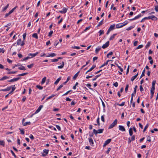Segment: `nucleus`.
Returning a JSON list of instances; mask_svg holds the SVG:
<instances>
[{"instance_id": "9b49d317", "label": "nucleus", "mask_w": 158, "mask_h": 158, "mask_svg": "<svg viewBox=\"0 0 158 158\" xmlns=\"http://www.w3.org/2000/svg\"><path fill=\"white\" fill-rule=\"evenodd\" d=\"M43 106L42 105L40 106L35 111V114H37V113H38V112H39L41 110V109L43 108Z\"/></svg>"}, {"instance_id": "4d7b16f0", "label": "nucleus", "mask_w": 158, "mask_h": 158, "mask_svg": "<svg viewBox=\"0 0 158 158\" xmlns=\"http://www.w3.org/2000/svg\"><path fill=\"white\" fill-rule=\"evenodd\" d=\"M143 47V45L142 44L138 46L136 48V49H138L140 48H142Z\"/></svg>"}, {"instance_id": "a211bd4d", "label": "nucleus", "mask_w": 158, "mask_h": 158, "mask_svg": "<svg viewBox=\"0 0 158 158\" xmlns=\"http://www.w3.org/2000/svg\"><path fill=\"white\" fill-rule=\"evenodd\" d=\"M154 90H151H151H150L151 94V95L150 96L151 99H152L153 96L154 92Z\"/></svg>"}, {"instance_id": "f704fd0d", "label": "nucleus", "mask_w": 158, "mask_h": 158, "mask_svg": "<svg viewBox=\"0 0 158 158\" xmlns=\"http://www.w3.org/2000/svg\"><path fill=\"white\" fill-rule=\"evenodd\" d=\"M103 19L98 24V25L97 26V27H99L101 25H102L103 24Z\"/></svg>"}, {"instance_id": "6e6552de", "label": "nucleus", "mask_w": 158, "mask_h": 158, "mask_svg": "<svg viewBox=\"0 0 158 158\" xmlns=\"http://www.w3.org/2000/svg\"><path fill=\"white\" fill-rule=\"evenodd\" d=\"M49 150L48 149H45L43 150V152L45 154L42 153V155L43 156H45L46 155L48 154Z\"/></svg>"}, {"instance_id": "0eeeda50", "label": "nucleus", "mask_w": 158, "mask_h": 158, "mask_svg": "<svg viewBox=\"0 0 158 158\" xmlns=\"http://www.w3.org/2000/svg\"><path fill=\"white\" fill-rule=\"evenodd\" d=\"M109 44V41L107 42L105 44H104L102 46V48L103 49H105L108 47Z\"/></svg>"}, {"instance_id": "cd10ccee", "label": "nucleus", "mask_w": 158, "mask_h": 158, "mask_svg": "<svg viewBox=\"0 0 158 158\" xmlns=\"http://www.w3.org/2000/svg\"><path fill=\"white\" fill-rule=\"evenodd\" d=\"M129 135L130 136H132L133 135V131L132 128H131L129 130Z\"/></svg>"}, {"instance_id": "ddd939ff", "label": "nucleus", "mask_w": 158, "mask_h": 158, "mask_svg": "<svg viewBox=\"0 0 158 158\" xmlns=\"http://www.w3.org/2000/svg\"><path fill=\"white\" fill-rule=\"evenodd\" d=\"M67 10V9L65 7H64L62 10L59 11V12L61 13H65Z\"/></svg>"}, {"instance_id": "49530a36", "label": "nucleus", "mask_w": 158, "mask_h": 158, "mask_svg": "<svg viewBox=\"0 0 158 158\" xmlns=\"http://www.w3.org/2000/svg\"><path fill=\"white\" fill-rule=\"evenodd\" d=\"M101 49V48H96V49H95V52L96 53H97L99 51H100Z\"/></svg>"}, {"instance_id": "7c9ffc66", "label": "nucleus", "mask_w": 158, "mask_h": 158, "mask_svg": "<svg viewBox=\"0 0 158 158\" xmlns=\"http://www.w3.org/2000/svg\"><path fill=\"white\" fill-rule=\"evenodd\" d=\"M153 20H156L157 19V18L155 16H153V15H152L151 16V18Z\"/></svg>"}, {"instance_id": "e433bc0d", "label": "nucleus", "mask_w": 158, "mask_h": 158, "mask_svg": "<svg viewBox=\"0 0 158 158\" xmlns=\"http://www.w3.org/2000/svg\"><path fill=\"white\" fill-rule=\"evenodd\" d=\"M9 4H8L7 5L5 6L4 8L3 9V10H2V11H5V10H6L7 9V8L8 7V6H9Z\"/></svg>"}, {"instance_id": "393cba45", "label": "nucleus", "mask_w": 158, "mask_h": 158, "mask_svg": "<svg viewBox=\"0 0 158 158\" xmlns=\"http://www.w3.org/2000/svg\"><path fill=\"white\" fill-rule=\"evenodd\" d=\"M123 26V25H121V24L119 23V24H118L116 25V27L117 28H119L120 27H122Z\"/></svg>"}, {"instance_id": "39448f33", "label": "nucleus", "mask_w": 158, "mask_h": 158, "mask_svg": "<svg viewBox=\"0 0 158 158\" xmlns=\"http://www.w3.org/2000/svg\"><path fill=\"white\" fill-rule=\"evenodd\" d=\"M21 78L20 77H17L16 78H14L13 79L8 80V81L9 82H13L17 81H18L19 80L21 79Z\"/></svg>"}, {"instance_id": "2eb2a0df", "label": "nucleus", "mask_w": 158, "mask_h": 158, "mask_svg": "<svg viewBox=\"0 0 158 158\" xmlns=\"http://www.w3.org/2000/svg\"><path fill=\"white\" fill-rule=\"evenodd\" d=\"M112 60H108L106 62V63H104V64H102L100 67V68H101L103 67L104 66H105L107 64L108 62H109L110 61H112Z\"/></svg>"}, {"instance_id": "6ab92c4d", "label": "nucleus", "mask_w": 158, "mask_h": 158, "mask_svg": "<svg viewBox=\"0 0 158 158\" xmlns=\"http://www.w3.org/2000/svg\"><path fill=\"white\" fill-rule=\"evenodd\" d=\"M9 78V77H7L6 76H4L3 77H2L1 79H0V81H3V80H6V79H8V78Z\"/></svg>"}, {"instance_id": "de8ad7c7", "label": "nucleus", "mask_w": 158, "mask_h": 158, "mask_svg": "<svg viewBox=\"0 0 158 158\" xmlns=\"http://www.w3.org/2000/svg\"><path fill=\"white\" fill-rule=\"evenodd\" d=\"M101 75V74H99V75H97L96 76H95V77L93 79H92V81H95L96 79L97 78L99 77V76H100Z\"/></svg>"}, {"instance_id": "09e8293b", "label": "nucleus", "mask_w": 158, "mask_h": 158, "mask_svg": "<svg viewBox=\"0 0 158 158\" xmlns=\"http://www.w3.org/2000/svg\"><path fill=\"white\" fill-rule=\"evenodd\" d=\"M150 44H151V42H148L147 45H146V46H145V48H148V47H149L150 45Z\"/></svg>"}, {"instance_id": "680f3d73", "label": "nucleus", "mask_w": 158, "mask_h": 158, "mask_svg": "<svg viewBox=\"0 0 158 158\" xmlns=\"http://www.w3.org/2000/svg\"><path fill=\"white\" fill-rule=\"evenodd\" d=\"M151 137L150 136H148L147 138V141L148 142H151Z\"/></svg>"}, {"instance_id": "69168bd1", "label": "nucleus", "mask_w": 158, "mask_h": 158, "mask_svg": "<svg viewBox=\"0 0 158 158\" xmlns=\"http://www.w3.org/2000/svg\"><path fill=\"white\" fill-rule=\"evenodd\" d=\"M155 10L156 12H158V5L155 6Z\"/></svg>"}, {"instance_id": "13d9d810", "label": "nucleus", "mask_w": 158, "mask_h": 158, "mask_svg": "<svg viewBox=\"0 0 158 158\" xmlns=\"http://www.w3.org/2000/svg\"><path fill=\"white\" fill-rule=\"evenodd\" d=\"M53 31H51L48 34V36L49 37H51L52 35V34H53Z\"/></svg>"}, {"instance_id": "2f4dec72", "label": "nucleus", "mask_w": 158, "mask_h": 158, "mask_svg": "<svg viewBox=\"0 0 158 158\" xmlns=\"http://www.w3.org/2000/svg\"><path fill=\"white\" fill-rule=\"evenodd\" d=\"M31 124V123L30 122H26L23 123V126H26L27 125H29Z\"/></svg>"}, {"instance_id": "c85d7f7f", "label": "nucleus", "mask_w": 158, "mask_h": 158, "mask_svg": "<svg viewBox=\"0 0 158 158\" xmlns=\"http://www.w3.org/2000/svg\"><path fill=\"white\" fill-rule=\"evenodd\" d=\"M19 130H20L21 132V133L22 135H24V130L23 129L21 128H19Z\"/></svg>"}, {"instance_id": "c9c22d12", "label": "nucleus", "mask_w": 158, "mask_h": 158, "mask_svg": "<svg viewBox=\"0 0 158 158\" xmlns=\"http://www.w3.org/2000/svg\"><path fill=\"white\" fill-rule=\"evenodd\" d=\"M102 101V106L103 108V111H105V105L103 102V101L102 100H101Z\"/></svg>"}, {"instance_id": "aec40b11", "label": "nucleus", "mask_w": 158, "mask_h": 158, "mask_svg": "<svg viewBox=\"0 0 158 158\" xmlns=\"http://www.w3.org/2000/svg\"><path fill=\"white\" fill-rule=\"evenodd\" d=\"M80 71H78V72H77L74 75V76L73 77V79L74 80H75L76 79L77 77L78 76L79 73Z\"/></svg>"}, {"instance_id": "5701e85b", "label": "nucleus", "mask_w": 158, "mask_h": 158, "mask_svg": "<svg viewBox=\"0 0 158 158\" xmlns=\"http://www.w3.org/2000/svg\"><path fill=\"white\" fill-rule=\"evenodd\" d=\"M145 69H144L142 72V74H141V76L140 77V78H139L140 79L141 78H142V77H143V76H145L144 73H145Z\"/></svg>"}, {"instance_id": "f3484780", "label": "nucleus", "mask_w": 158, "mask_h": 158, "mask_svg": "<svg viewBox=\"0 0 158 158\" xmlns=\"http://www.w3.org/2000/svg\"><path fill=\"white\" fill-rule=\"evenodd\" d=\"M56 55V54L54 53H52L51 54H47V55L46 56V57H53Z\"/></svg>"}, {"instance_id": "1a4fd4ad", "label": "nucleus", "mask_w": 158, "mask_h": 158, "mask_svg": "<svg viewBox=\"0 0 158 158\" xmlns=\"http://www.w3.org/2000/svg\"><path fill=\"white\" fill-rule=\"evenodd\" d=\"M156 83V80H154L152 82V87L151 88V89L155 90V86Z\"/></svg>"}, {"instance_id": "f8f14e48", "label": "nucleus", "mask_w": 158, "mask_h": 158, "mask_svg": "<svg viewBox=\"0 0 158 158\" xmlns=\"http://www.w3.org/2000/svg\"><path fill=\"white\" fill-rule=\"evenodd\" d=\"M115 24H113L111 25L108 29L110 31L113 30L115 29Z\"/></svg>"}, {"instance_id": "dca6fc26", "label": "nucleus", "mask_w": 158, "mask_h": 158, "mask_svg": "<svg viewBox=\"0 0 158 158\" xmlns=\"http://www.w3.org/2000/svg\"><path fill=\"white\" fill-rule=\"evenodd\" d=\"M138 75V73H137L135 75L132 77L131 79V81H133L137 77Z\"/></svg>"}, {"instance_id": "338daca9", "label": "nucleus", "mask_w": 158, "mask_h": 158, "mask_svg": "<svg viewBox=\"0 0 158 158\" xmlns=\"http://www.w3.org/2000/svg\"><path fill=\"white\" fill-rule=\"evenodd\" d=\"M29 138L33 140L34 139V137L32 134H31L29 136Z\"/></svg>"}, {"instance_id": "79ce46f5", "label": "nucleus", "mask_w": 158, "mask_h": 158, "mask_svg": "<svg viewBox=\"0 0 158 158\" xmlns=\"http://www.w3.org/2000/svg\"><path fill=\"white\" fill-rule=\"evenodd\" d=\"M15 85H13V87L12 88V90H11V91L9 93V94H10L11 93H12L15 90V89H16V88L15 87Z\"/></svg>"}, {"instance_id": "6e6d98bb", "label": "nucleus", "mask_w": 158, "mask_h": 158, "mask_svg": "<svg viewBox=\"0 0 158 158\" xmlns=\"http://www.w3.org/2000/svg\"><path fill=\"white\" fill-rule=\"evenodd\" d=\"M16 72H17V71H13V72L9 71L7 72V73L8 74H15V73H16Z\"/></svg>"}, {"instance_id": "8fccbe9b", "label": "nucleus", "mask_w": 158, "mask_h": 158, "mask_svg": "<svg viewBox=\"0 0 158 158\" xmlns=\"http://www.w3.org/2000/svg\"><path fill=\"white\" fill-rule=\"evenodd\" d=\"M17 6H15V7H14L13 9H12L11 10H10L9 12L10 13V14L12 13L14 10L16 8Z\"/></svg>"}, {"instance_id": "bf43d9fd", "label": "nucleus", "mask_w": 158, "mask_h": 158, "mask_svg": "<svg viewBox=\"0 0 158 158\" xmlns=\"http://www.w3.org/2000/svg\"><path fill=\"white\" fill-rule=\"evenodd\" d=\"M97 122L98 125L99 126L100 125V123L99 122V117H98V118L97 119Z\"/></svg>"}, {"instance_id": "423d86ee", "label": "nucleus", "mask_w": 158, "mask_h": 158, "mask_svg": "<svg viewBox=\"0 0 158 158\" xmlns=\"http://www.w3.org/2000/svg\"><path fill=\"white\" fill-rule=\"evenodd\" d=\"M111 139H107L106 140L103 145V147H105L106 145H107V144H108L110 143V142H111Z\"/></svg>"}, {"instance_id": "7ed1b4c3", "label": "nucleus", "mask_w": 158, "mask_h": 158, "mask_svg": "<svg viewBox=\"0 0 158 158\" xmlns=\"http://www.w3.org/2000/svg\"><path fill=\"white\" fill-rule=\"evenodd\" d=\"M38 52H37L36 53H34V54L30 53L28 55H29V56H31V57H30L28 56L24 58V59H25V60L28 59L29 58H32L33 57L35 56L38 54Z\"/></svg>"}, {"instance_id": "20e7f679", "label": "nucleus", "mask_w": 158, "mask_h": 158, "mask_svg": "<svg viewBox=\"0 0 158 158\" xmlns=\"http://www.w3.org/2000/svg\"><path fill=\"white\" fill-rule=\"evenodd\" d=\"M58 64L60 65L58 66V68L59 69H61L63 68L64 66V62L63 61H60L59 62Z\"/></svg>"}, {"instance_id": "0e129e2a", "label": "nucleus", "mask_w": 158, "mask_h": 158, "mask_svg": "<svg viewBox=\"0 0 158 158\" xmlns=\"http://www.w3.org/2000/svg\"><path fill=\"white\" fill-rule=\"evenodd\" d=\"M101 119L102 121L103 122H105V119H104V117L103 115H102L101 116Z\"/></svg>"}, {"instance_id": "58836bf2", "label": "nucleus", "mask_w": 158, "mask_h": 158, "mask_svg": "<svg viewBox=\"0 0 158 158\" xmlns=\"http://www.w3.org/2000/svg\"><path fill=\"white\" fill-rule=\"evenodd\" d=\"M93 132L96 135H97V134L98 133V131L96 130L95 129H94L93 130Z\"/></svg>"}, {"instance_id": "3c124183", "label": "nucleus", "mask_w": 158, "mask_h": 158, "mask_svg": "<svg viewBox=\"0 0 158 158\" xmlns=\"http://www.w3.org/2000/svg\"><path fill=\"white\" fill-rule=\"evenodd\" d=\"M10 152L12 154V155L14 156L15 158H17V156L15 155V153H14L13 151L12 150H10Z\"/></svg>"}, {"instance_id": "72a5a7b5", "label": "nucleus", "mask_w": 158, "mask_h": 158, "mask_svg": "<svg viewBox=\"0 0 158 158\" xmlns=\"http://www.w3.org/2000/svg\"><path fill=\"white\" fill-rule=\"evenodd\" d=\"M32 37H34L36 39H38V37L37 33H34L32 35Z\"/></svg>"}, {"instance_id": "37998d69", "label": "nucleus", "mask_w": 158, "mask_h": 158, "mask_svg": "<svg viewBox=\"0 0 158 158\" xmlns=\"http://www.w3.org/2000/svg\"><path fill=\"white\" fill-rule=\"evenodd\" d=\"M36 87L38 88V89H40L41 90L42 89H43V87L42 86H41L39 85H37L36 86Z\"/></svg>"}, {"instance_id": "774afa93", "label": "nucleus", "mask_w": 158, "mask_h": 158, "mask_svg": "<svg viewBox=\"0 0 158 158\" xmlns=\"http://www.w3.org/2000/svg\"><path fill=\"white\" fill-rule=\"evenodd\" d=\"M135 136L134 135H132L131 138V140L133 141L135 140Z\"/></svg>"}, {"instance_id": "bb28decb", "label": "nucleus", "mask_w": 158, "mask_h": 158, "mask_svg": "<svg viewBox=\"0 0 158 158\" xmlns=\"http://www.w3.org/2000/svg\"><path fill=\"white\" fill-rule=\"evenodd\" d=\"M113 54V52H110L109 53H108L106 56V57L107 58H110V56H111Z\"/></svg>"}, {"instance_id": "603ef678", "label": "nucleus", "mask_w": 158, "mask_h": 158, "mask_svg": "<svg viewBox=\"0 0 158 158\" xmlns=\"http://www.w3.org/2000/svg\"><path fill=\"white\" fill-rule=\"evenodd\" d=\"M98 33L100 34L99 35L100 36L101 35L103 34L104 33V31L103 30H100L99 31Z\"/></svg>"}, {"instance_id": "864d4df0", "label": "nucleus", "mask_w": 158, "mask_h": 158, "mask_svg": "<svg viewBox=\"0 0 158 158\" xmlns=\"http://www.w3.org/2000/svg\"><path fill=\"white\" fill-rule=\"evenodd\" d=\"M141 16H142V15L141 14H139L137 16H135V19H137L139 18Z\"/></svg>"}, {"instance_id": "a19ab883", "label": "nucleus", "mask_w": 158, "mask_h": 158, "mask_svg": "<svg viewBox=\"0 0 158 158\" xmlns=\"http://www.w3.org/2000/svg\"><path fill=\"white\" fill-rule=\"evenodd\" d=\"M34 65V63H32L30 65H27V67L29 69H31L32 68Z\"/></svg>"}, {"instance_id": "4c0bfd02", "label": "nucleus", "mask_w": 158, "mask_h": 158, "mask_svg": "<svg viewBox=\"0 0 158 158\" xmlns=\"http://www.w3.org/2000/svg\"><path fill=\"white\" fill-rule=\"evenodd\" d=\"M28 73H22L21 74H19L18 75V76H24V75H27V74H28Z\"/></svg>"}, {"instance_id": "f257e3e1", "label": "nucleus", "mask_w": 158, "mask_h": 158, "mask_svg": "<svg viewBox=\"0 0 158 158\" xmlns=\"http://www.w3.org/2000/svg\"><path fill=\"white\" fill-rule=\"evenodd\" d=\"M118 120L117 119H115L114 121L113 122V123L111 124L109 127L108 129H110L113 127L114 126L116 125L117 123Z\"/></svg>"}, {"instance_id": "ea45409f", "label": "nucleus", "mask_w": 158, "mask_h": 158, "mask_svg": "<svg viewBox=\"0 0 158 158\" xmlns=\"http://www.w3.org/2000/svg\"><path fill=\"white\" fill-rule=\"evenodd\" d=\"M104 130V129H98L97 131H98V133H102L103 132Z\"/></svg>"}, {"instance_id": "9d476101", "label": "nucleus", "mask_w": 158, "mask_h": 158, "mask_svg": "<svg viewBox=\"0 0 158 158\" xmlns=\"http://www.w3.org/2000/svg\"><path fill=\"white\" fill-rule=\"evenodd\" d=\"M119 130L122 131H125L126 129L124 126L121 125H119L118 126Z\"/></svg>"}, {"instance_id": "5fc2aeb1", "label": "nucleus", "mask_w": 158, "mask_h": 158, "mask_svg": "<svg viewBox=\"0 0 158 158\" xmlns=\"http://www.w3.org/2000/svg\"><path fill=\"white\" fill-rule=\"evenodd\" d=\"M72 90H69L66 93H65V94H64L63 95V96H65V95H67L69 93H70V92H72Z\"/></svg>"}, {"instance_id": "473e14b6", "label": "nucleus", "mask_w": 158, "mask_h": 158, "mask_svg": "<svg viewBox=\"0 0 158 158\" xmlns=\"http://www.w3.org/2000/svg\"><path fill=\"white\" fill-rule=\"evenodd\" d=\"M0 145L3 146L5 145V143L4 141L0 140Z\"/></svg>"}, {"instance_id": "052dcab7", "label": "nucleus", "mask_w": 158, "mask_h": 158, "mask_svg": "<svg viewBox=\"0 0 158 158\" xmlns=\"http://www.w3.org/2000/svg\"><path fill=\"white\" fill-rule=\"evenodd\" d=\"M26 35V33H24L23 34V41H24L25 40Z\"/></svg>"}, {"instance_id": "e2e57ef3", "label": "nucleus", "mask_w": 158, "mask_h": 158, "mask_svg": "<svg viewBox=\"0 0 158 158\" xmlns=\"http://www.w3.org/2000/svg\"><path fill=\"white\" fill-rule=\"evenodd\" d=\"M128 87L129 85L128 84L127 85L126 88H125V91L126 92H127V91Z\"/></svg>"}, {"instance_id": "c756f323", "label": "nucleus", "mask_w": 158, "mask_h": 158, "mask_svg": "<svg viewBox=\"0 0 158 158\" xmlns=\"http://www.w3.org/2000/svg\"><path fill=\"white\" fill-rule=\"evenodd\" d=\"M46 77H44L42 80L41 82V84H43L44 83V82H45L46 80Z\"/></svg>"}, {"instance_id": "c03bdc74", "label": "nucleus", "mask_w": 158, "mask_h": 158, "mask_svg": "<svg viewBox=\"0 0 158 158\" xmlns=\"http://www.w3.org/2000/svg\"><path fill=\"white\" fill-rule=\"evenodd\" d=\"M149 126V125L147 124L146 126L144 128V129L143 130V132H144L148 128V127Z\"/></svg>"}, {"instance_id": "b1692460", "label": "nucleus", "mask_w": 158, "mask_h": 158, "mask_svg": "<svg viewBox=\"0 0 158 158\" xmlns=\"http://www.w3.org/2000/svg\"><path fill=\"white\" fill-rule=\"evenodd\" d=\"M61 79V78L60 77L58 78L56 80V81H55V83H54V84L55 85H56L57 84L58 82H59V81Z\"/></svg>"}, {"instance_id": "412c9836", "label": "nucleus", "mask_w": 158, "mask_h": 158, "mask_svg": "<svg viewBox=\"0 0 158 158\" xmlns=\"http://www.w3.org/2000/svg\"><path fill=\"white\" fill-rule=\"evenodd\" d=\"M117 35V34H114L111 35L109 39V40H113L114 39L115 36H116Z\"/></svg>"}, {"instance_id": "f03ea898", "label": "nucleus", "mask_w": 158, "mask_h": 158, "mask_svg": "<svg viewBox=\"0 0 158 158\" xmlns=\"http://www.w3.org/2000/svg\"><path fill=\"white\" fill-rule=\"evenodd\" d=\"M25 43V42L24 41H22L21 39H19L17 40V44L23 46L24 45Z\"/></svg>"}, {"instance_id": "a18cd8bd", "label": "nucleus", "mask_w": 158, "mask_h": 158, "mask_svg": "<svg viewBox=\"0 0 158 158\" xmlns=\"http://www.w3.org/2000/svg\"><path fill=\"white\" fill-rule=\"evenodd\" d=\"M63 86V84H61L59 86V87L57 88L56 89V91H58L60 90V89L62 88Z\"/></svg>"}, {"instance_id": "a878e982", "label": "nucleus", "mask_w": 158, "mask_h": 158, "mask_svg": "<svg viewBox=\"0 0 158 158\" xmlns=\"http://www.w3.org/2000/svg\"><path fill=\"white\" fill-rule=\"evenodd\" d=\"M18 69L20 70H25L26 69L23 66L21 65L20 67H19Z\"/></svg>"}, {"instance_id": "4be33fe9", "label": "nucleus", "mask_w": 158, "mask_h": 158, "mask_svg": "<svg viewBox=\"0 0 158 158\" xmlns=\"http://www.w3.org/2000/svg\"><path fill=\"white\" fill-rule=\"evenodd\" d=\"M96 67L95 65H93L92 66L89 70L87 71V72H89L93 70Z\"/></svg>"}, {"instance_id": "4468645a", "label": "nucleus", "mask_w": 158, "mask_h": 158, "mask_svg": "<svg viewBox=\"0 0 158 158\" xmlns=\"http://www.w3.org/2000/svg\"><path fill=\"white\" fill-rule=\"evenodd\" d=\"M88 139L90 144L92 146L93 145L94 143L92 139L91 138H89Z\"/></svg>"}]
</instances>
